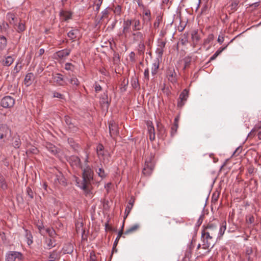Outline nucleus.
<instances>
[{"label":"nucleus","instance_id":"nucleus-32","mask_svg":"<svg viewBox=\"0 0 261 261\" xmlns=\"http://www.w3.org/2000/svg\"><path fill=\"white\" fill-rule=\"evenodd\" d=\"M7 45V40L4 36H0V51L4 50Z\"/></svg>","mask_w":261,"mask_h":261},{"label":"nucleus","instance_id":"nucleus-52","mask_svg":"<svg viewBox=\"0 0 261 261\" xmlns=\"http://www.w3.org/2000/svg\"><path fill=\"white\" fill-rule=\"evenodd\" d=\"M108 11L107 10V9H105L103 11H102L101 12V18H100V20H102V19L106 18V17H108Z\"/></svg>","mask_w":261,"mask_h":261},{"label":"nucleus","instance_id":"nucleus-39","mask_svg":"<svg viewBox=\"0 0 261 261\" xmlns=\"http://www.w3.org/2000/svg\"><path fill=\"white\" fill-rule=\"evenodd\" d=\"M128 83V80H127L126 81L125 79H124L122 81V83L121 84V87H120V90L121 92H124L126 91L127 89V86Z\"/></svg>","mask_w":261,"mask_h":261},{"label":"nucleus","instance_id":"nucleus-22","mask_svg":"<svg viewBox=\"0 0 261 261\" xmlns=\"http://www.w3.org/2000/svg\"><path fill=\"white\" fill-rule=\"evenodd\" d=\"M139 228L140 225L139 224H135L130 226L124 232V235H128L129 234L133 233L137 231Z\"/></svg>","mask_w":261,"mask_h":261},{"label":"nucleus","instance_id":"nucleus-61","mask_svg":"<svg viewBox=\"0 0 261 261\" xmlns=\"http://www.w3.org/2000/svg\"><path fill=\"white\" fill-rule=\"evenodd\" d=\"M256 132H257V130L254 128H253L251 130V131L250 132V133L248 134V137H254L255 136Z\"/></svg>","mask_w":261,"mask_h":261},{"label":"nucleus","instance_id":"nucleus-54","mask_svg":"<svg viewBox=\"0 0 261 261\" xmlns=\"http://www.w3.org/2000/svg\"><path fill=\"white\" fill-rule=\"evenodd\" d=\"M254 221V217L252 216H250L248 218H246V222L248 224H252Z\"/></svg>","mask_w":261,"mask_h":261},{"label":"nucleus","instance_id":"nucleus-15","mask_svg":"<svg viewBox=\"0 0 261 261\" xmlns=\"http://www.w3.org/2000/svg\"><path fill=\"white\" fill-rule=\"evenodd\" d=\"M132 25L133 31H140L143 28V24H142L140 20L137 18L132 20Z\"/></svg>","mask_w":261,"mask_h":261},{"label":"nucleus","instance_id":"nucleus-49","mask_svg":"<svg viewBox=\"0 0 261 261\" xmlns=\"http://www.w3.org/2000/svg\"><path fill=\"white\" fill-rule=\"evenodd\" d=\"M74 66L70 63H66L65 64V69L67 70H73Z\"/></svg>","mask_w":261,"mask_h":261},{"label":"nucleus","instance_id":"nucleus-19","mask_svg":"<svg viewBox=\"0 0 261 261\" xmlns=\"http://www.w3.org/2000/svg\"><path fill=\"white\" fill-rule=\"evenodd\" d=\"M54 81L59 85V86H64L67 85L66 82L64 80L63 76L61 74L57 73L54 76Z\"/></svg>","mask_w":261,"mask_h":261},{"label":"nucleus","instance_id":"nucleus-42","mask_svg":"<svg viewBox=\"0 0 261 261\" xmlns=\"http://www.w3.org/2000/svg\"><path fill=\"white\" fill-rule=\"evenodd\" d=\"M239 3V0H233L231 5H230L231 10L232 11H235L237 10L238 8V4Z\"/></svg>","mask_w":261,"mask_h":261},{"label":"nucleus","instance_id":"nucleus-23","mask_svg":"<svg viewBox=\"0 0 261 261\" xmlns=\"http://www.w3.org/2000/svg\"><path fill=\"white\" fill-rule=\"evenodd\" d=\"M7 19L9 21L10 24L13 26H16L17 19L15 15L11 13H8L6 16Z\"/></svg>","mask_w":261,"mask_h":261},{"label":"nucleus","instance_id":"nucleus-7","mask_svg":"<svg viewBox=\"0 0 261 261\" xmlns=\"http://www.w3.org/2000/svg\"><path fill=\"white\" fill-rule=\"evenodd\" d=\"M189 96V91L185 89L180 94L177 102V107L181 108L185 104Z\"/></svg>","mask_w":261,"mask_h":261},{"label":"nucleus","instance_id":"nucleus-58","mask_svg":"<svg viewBox=\"0 0 261 261\" xmlns=\"http://www.w3.org/2000/svg\"><path fill=\"white\" fill-rule=\"evenodd\" d=\"M94 89L96 92H99L101 90V87L97 83H95L94 84Z\"/></svg>","mask_w":261,"mask_h":261},{"label":"nucleus","instance_id":"nucleus-62","mask_svg":"<svg viewBox=\"0 0 261 261\" xmlns=\"http://www.w3.org/2000/svg\"><path fill=\"white\" fill-rule=\"evenodd\" d=\"M156 52L159 56L162 57L164 53V48L158 47L156 49Z\"/></svg>","mask_w":261,"mask_h":261},{"label":"nucleus","instance_id":"nucleus-8","mask_svg":"<svg viewBox=\"0 0 261 261\" xmlns=\"http://www.w3.org/2000/svg\"><path fill=\"white\" fill-rule=\"evenodd\" d=\"M217 231V225L213 223H209L202 230V232L207 233L212 236H215Z\"/></svg>","mask_w":261,"mask_h":261},{"label":"nucleus","instance_id":"nucleus-35","mask_svg":"<svg viewBox=\"0 0 261 261\" xmlns=\"http://www.w3.org/2000/svg\"><path fill=\"white\" fill-rule=\"evenodd\" d=\"M65 253L70 254L73 251V246L71 244H67L63 247Z\"/></svg>","mask_w":261,"mask_h":261},{"label":"nucleus","instance_id":"nucleus-36","mask_svg":"<svg viewBox=\"0 0 261 261\" xmlns=\"http://www.w3.org/2000/svg\"><path fill=\"white\" fill-rule=\"evenodd\" d=\"M69 83L73 86L76 88L80 85V82L75 76H73L69 80Z\"/></svg>","mask_w":261,"mask_h":261},{"label":"nucleus","instance_id":"nucleus-21","mask_svg":"<svg viewBox=\"0 0 261 261\" xmlns=\"http://www.w3.org/2000/svg\"><path fill=\"white\" fill-rule=\"evenodd\" d=\"M71 52V49L68 48H66L64 49H62L59 51H58L56 53V56L58 57L60 59H62L64 57L68 56Z\"/></svg>","mask_w":261,"mask_h":261},{"label":"nucleus","instance_id":"nucleus-14","mask_svg":"<svg viewBox=\"0 0 261 261\" xmlns=\"http://www.w3.org/2000/svg\"><path fill=\"white\" fill-rule=\"evenodd\" d=\"M69 162L72 167L82 168L81 160L79 157L76 156H71L69 159Z\"/></svg>","mask_w":261,"mask_h":261},{"label":"nucleus","instance_id":"nucleus-5","mask_svg":"<svg viewBox=\"0 0 261 261\" xmlns=\"http://www.w3.org/2000/svg\"><path fill=\"white\" fill-rule=\"evenodd\" d=\"M214 236L201 232V239L202 240V248L208 249L213 243V239Z\"/></svg>","mask_w":261,"mask_h":261},{"label":"nucleus","instance_id":"nucleus-4","mask_svg":"<svg viewBox=\"0 0 261 261\" xmlns=\"http://www.w3.org/2000/svg\"><path fill=\"white\" fill-rule=\"evenodd\" d=\"M23 261V254L18 251H9L6 254L5 261Z\"/></svg>","mask_w":261,"mask_h":261},{"label":"nucleus","instance_id":"nucleus-63","mask_svg":"<svg viewBox=\"0 0 261 261\" xmlns=\"http://www.w3.org/2000/svg\"><path fill=\"white\" fill-rule=\"evenodd\" d=\"M179 120V116L176 117L174 120V123L173 125L174 126H178Z\"/></svg>","mask_w":261,"mask_h":261},{"label":"nucleus","instance_id":"nucleus-12","mask_svg":"<svg viewBox=\"0 0 261 261\" xmlns=\"http://www.w3.org/2000/svg\"><path fill=\"white\" fill-rule=\"evenodd\" d=\"M10 142H11V144L12 146L16 149L19 148L21 144V141L20 139V137L17 134H15L13 136L12 135L11 140Z\"/></svg>","mask_w":261,"mask_h":261},{"label":"nucleus","instance_id":"nucleus-48","mask_svg":"<svg viewBox=\"0 0 261 261\" xmlns=\"http://www.w3.org/2000/svg\"><path fill=\"white\" fill-rule=\"evenodd\" d=\"M114 12L115 14L120 15L121 12V6L118 5L114 8Z\"/></svg>","mask_w":261,"mask_h":261},{"label":"nucleus","instance_id":"nucleus-29","mask_svg":"<svg viewBox=\"0 0 261 261\" xmlns=\"http://www.w3.org/2000/svg\"><path fill=\"white\" fill-rule=\"evenodd\" d=\"M133 36H134V39L140 42H144V36L142 32H137L136 33H134L133 34Z\"/></svg>","mask_w":261,"mask_h":261},{"label":"nucleus","instance_id":"nucleus-3","mask_svg":"<svg viewBox=\"0 0 261 261\" xmlns=\"http://www.w3.org/2000/svg\"><path fill=\"white\" fill-rule=\"evenodd\" d=\"M154 165V156L152 154H150L145 160L142 170L143 174L146 176L150 175L153 170Z\"/></svg>","mask_w":261,"mask_h":261},{"label":"nucleus","instance_id":"nucleus-28","mask_svg":"<svg viewBox=\"0 0 261 261\" xmlns=\"http://www.w3.org/2000/svg\"><path fill=\"white\" fill-rule=\"evenodd\" d=\"M60 257V253L57 250H54L51 252L48 256L49 261H55Z\"/></svg>","mask_w":261,"mask_h":261},{"label":"nucleus","instance_id":"nucleus-25","mask_svg":"<svg viewBox=\"0 0 261 261\" xmlns=\"http://www.w3.org/2000/svg\"><path fill=\"white\" fill-rule=\"evenodd\" d=\"M160 65L159 61L158 59L154 60L152 64L151 67V74L153 76H154L158 72L159 67Z\"/></svg>","mask_w":261,"mask_h":261},{"label":"nucleus","instance_id":"nucleus-47","mask_svg":"<svg viewBox=\"0 0 261 261\" xmlns=\"http://www.w3.org/2000/svg\"><path fill=\"white\" fill-rule=\"evenodd\" d=\"M184 61L185 63V68H186L190 65L191 62V58L190 57H187L185 58Z\"/></svg>","mask_w":261,"mask_h":261},{"label":"nucleus","instance_id":"nucleus-51","mask_svg":"<svg viewBox=\"0 0 261 261\" xmlns=\"http://www.w3.org/2000/svg\"><path fill=\"white\" fill-rule=\"evenodd\" d=\"M132 207H133L132 205H127V206L126 207V208H125V216L124 217V218L127 217V216L128 215Z\"/></svg>","mask_w":261,"mask_h":261},{"label":"nucleus","instance_id":"nucleus-34","mask_svg":"<svg viewBox=\"0 0 261 261\" xmlns=\"http://www.w3.org/2000/svg\"><path fill=\"white\" fill-rule=\"evenodd\" d=\"M97 155L99 158L102 157L104 155V147L101 144H99L96 148Z\"/></svg>","mask_w":261,"mask_h":261},{"label":"nucleus","instance_id":"nucleus-57","mask_svg":"<svg viewBox=\"0 0 261 261\" xmlns=\"http://www.w3.org/2000/svg\"><path fill=\"white\" fill-rule=\"evenodd\" d=\"M144 78L147 80V81H149V69L148 68L146 69L144 72Z\"/></svg>","mask_w":261,"mask_h":261},{"label":"nucleus","instance_id":"nucleus-43","mask_svg":"<svg viewBox=\"0 0 261 261\" xmlns=\"http://www.w3.org/2000/svg\"><path fill=\"white\" fill-rule=\"evenodd\" d=\"M157 129L159 134L163 137L165 133V129L161 124L158 123L157 124Z\"/></svg>","mask_w":261,"mask_h":261},{"label":"nucleus","instance_id":"nucleus-17","mask_svg":"<svg viewBox=\"0 0 261 261\" xmlns=\"http://www.w3.org/2000/svg\"><path fill=\"white\" fill-rule=\"evenodd\" d=\"M151 20V12L149 10H146L142 14V21L143 25L147 24Z\"/></svg>","mask_w":261,"mask_h":261},{"label":"nucleus","instance_id":"nucleus-37","mask_svg":"<svg viewBox=\"0 0 261 261\" xmlns=\"http://www.w3.org/2000/svg\"><path fill=\"white\" fill-rule=\"evenodd\" d=\"M25 236L27 240V243L28 244V245H30L33 243L32 235L31 233L30 232V231H28L27 229L25 230Z\"/></svg>","mask_w":261,"mask_h":261},{"label":"nucleus","instance_id":"nucleus-16","mask_svg":"<svg viewBox=\"0 0 261 261\" xmlns=\"http://www.w3.org/2000/svg\"><path fill=\"white\" fill-rule=\"evenodd\" d=\"M132 25V19L124 20L123 22V34H127L130 32Z\"/></svg>","mask_w":261,"mask_h":261},{"label":"nucleus","instance_id":"nucleus-24","mask_svg":"<svg viewBox=\"0 0 261 261\" xmlns=\"http://www.w3.org/2000/svg\"><path fill=\"white\" fill-rule=\"evenodd\" d=\"M226 229V222L225 221L223 222L220 226L219 232L218 234L217 238L218 239H220L223 235L224 234L225 230Z\"/></svg>","mask_w":261,"mask_h":261},{"label":"nucleus","instance_id":"nucleus-26","mask_svg":"<svg viewBox=\"0 0 261 261\" xmlns=\"http://www.w3.org/2000/svg\"><path fill=\"white\" fill-rule=\"evenodd\" d=\"M45 244L47 246V248L50 249L56 246V241L54 238H46Z\"/></svg>","mask_w":261,"mask_h":261},{"label":"nucleus","instance_id":"nucleus-18","mask_svg":"<svg viewBox=\"0 0 261 261\" xmlns=\"http://www.w3.org/2000/svg\"><path fill=\"white\" fill-rule=\"evenodd\" d=\"M109 132H110V135L111 137H112L113 135H116L118 132V127L117 125L115 124L114 121H111L109 122Z\"/></svg>","mask_w":261,"mask_h":261},{"label":"nucleus","instance_id":"nucleus-6","mask_svg":"<svg viewBox=\"0 0 261 261\" xmlns=\"http://www.w3.org/2000/svg\"><path fill=\"white\" fill-rule=\"evenodd\" d=\"M15 99L10 96L4 97L1 101V105L5 108H10L13 107Z\"/></svg>","mask_w":261,"mask_h":261},{"label":"nucleus","instance_id":"nucleus-11","mask_svg":"<svg viewBox=\"0 0 261 261\" xmlns=\"http://www.w3.org/2000/svg\"><path fill=\"white\" fill-rule=\"evenodd\" d=\"M67 36L72 42L76 39H79L81 37L80 30L78 29H72L70 30L68 33Z\"/></svg>","mask_w":261,"mask_h":261},{"label":"nucleus","instance_id":"nucleus-46","mask_svg":"<svg viewBox=\"0 0 261 261\" xmlns=\"http://www.w3.org/2000/svg\"><path fill=\"white\" fill-rule=\"evenodd\" d=\"M27 193L28 196L31 199H32L34 197V194L32 190L30 187H27Z\"/></svg>","mask_w":261,"mask_h":261},{"label":"nucleus","instance_id":"nucleus-45","mask_svg":"<svg viewBox=\"0 0 261 261\" xmlns=\"http://www.w3.org/2000/svg\"><path fill=\"white\" fill-rule=\"evenodd\" d=\"M131 84L132 87L135 89L137 88L139 86L138 81L136 79H133L131 81Z\"/></svg>","mask_w":261,"mask_h":261},{"label":"nucleus","instance_id":"nucleus-30","mask_svg":"<svg viewBox=\"0 0 261 261\" xmlns=\"http://www.w3.org/2000/svg\"><path fill=\"white\" fill-rule=\"evenodd\" d=\"M14 61V58L12 56H7L3 60L2 64L4 66H9L13 63Z\"/></svg>","mask_w":261,"mask_h":261},{"label":"nucleus","instance_id":"nucleus-64","mask_svg":"<svg viewBox=\"0 0 261 261\" xmlns=\"http://www.w3.org/2000/svg\"><path fill=\"white\" fill-rule=\"evenodd\" d=\"M254 128L257 131L258 129H261V121L256 123Z\"/></svg>","mask_w":261,"mask_h":261},{"label":"nucleus","instance_id":"nucleus-9","mask_svg":"<svg viewBox=\"0 0 261 261\" xmlns=\"http://www.w3.org/2000/svg\"><path fill=\"white\" fill-rule=\"evenodd\" d=\"M245 254L248 261H254L256 257V252H254L251 247H246Z\"/></svg>","mask_w":261,"mask_h":261},{"label":"nucleus","instance_id":"nucleus-33","mask_svg":"<svg viewBox=\"0 0 261 261\" xmlns=\"http://www.w3.org/2000/svg\"><path fill=\"white\" fill-rule=\"evenodd\" d=\"M0 188L3 190L8 189V185L6 181L5 177L0 173Z\"/></svg>","mask_w":261,"mask_h":261},{"label":"nucleus","instance_id":"nucleus-10","mask_svg":"<svg viewBox=\"0 0 261 261\" xmlns=\"http://www.w3.org/2000/svg\"><path fill=\"white\" fill-rule=\"evenodd\" d=\"M167 77L168 80L173 84L177 82L176 74L173 68H169L167 71Z\"/></svg>","mask_w":261,"mask_h":261},{"label":"nucleus","instance_id":"nucleus-55","mask_svg":"<svg viewBox=\"0 0 261 261\" xmlns=\"http://www.w3.org/2000/svg\"><path fill=\"white\" fill-rule=\"evenodd\" d=\"M46 231L48 233L50 237L51 238H53L55 234V232L53 229L50 228H47Z\"/></svg>","mask_w":261,"mask_h":261},{"label":"nucleus","instance_id":"nucleus-60","mask_svg":"<svg viewBox=\"0 0 261 261\" xmlns=\"http://www.w3.org/2000/svg\"><path fill=\"white\" fill-rule=\"evenodd\" d=\"M227 47V45L224 47H221L219 48L215 53L217 55H219L224 49Z\"/></svg>","mask_w":261,"mask_h":261},{"label":"nucleus","instance_id":"nucleus-1","mask_svg":"<svg viewBox=\"0 0 261 261\" xmlns=\"http://www.w3.org/2000/svg\"><path fill=\"white\" fill-rule=\"evenodd\" d=\"M83 180L79 187L82 189L86 196H90L92 194L91 191V181L93 180V172L89 165L82 167Z\"/></svg>","mask_w":261,"mask_h":261},{"label":"nucleus","instance_id":"nucleus-13","mask_svg":"<svg viewBox=\"0 0 261 261\" xmlns=\"http://www.w3.org/2000/svg\"><path fill=\"white\" fill-rule=\"evenodd\" d=\"M64 120L68 126L69 129L72 132H75L77 130V127L74 125V123L72 122V119L68 116L64 117Z\"/></svg>","mask_w":261,"mask_h":261},{"label":"nucleus","instance_id":"nucleus-56","mask_svg":"<svg viewBox=\"0 0 261 261\" xmlns=\"http://www.w3.org/2000/svg\"><path fill=\"white\" fill-rule=\"evenodd\" d=\"M148 131L150 133V134H153V138L154 139L155 138V133H154V128L153 126L149 125H148Z\"/></svg>","mask_w":261,"mask_h":261},{"label":"nucleus","instance_id":"nucleus-2","mask_svg":"<svg viewBox=\"0 0 261 261\" xmlns=\"http://www.w3.org/2000/svg\"><path fill=\"white\" fill-rule=\"evenodd\" d=\"M12 130L6 124H0V147L10 142L12 138Z\"/></svg>","mask_w":261,"mask_h":261},{"label":"nucleus","instance_id":"nucleus-50","mask_svg":"<svg viewBox=\"0 0 261 261\" xmlns=\"http://www.w3.org/2000/svg\"><path fill=\"white\" fill-rule=\"evenodd\" d=\"M178 127V126H174L173 125L172 126L171 128V132H170L171 136L173 137L175 135V134L177 132Z\"/></svg>","mask_w":261,"mask_h":261},{"label":"nucleus","instance_id":"nucleus-38","mask_svg":"<svg viewBox=\"0 0 261 261\" xmlns=\"http://www.w3.org/2000/svg\"><path fill=\"white\" fill-rule=\"evenodd\" d=\"M15 28L18 32H22L25 30V27L23 23L19 22L17 27Z\"/></svg>","mask_w":261,"mask_h":261},{"label":"nucleus","instance_id":"nucleus-53","mask_svg":"<svg viewBox=\"0 0 261 261\" xmlns=\"http://www.w3.org/2000/svg\"><path fill=\"white\" fill-rule=\"evenodd\" d=\"M54 97H57L60 99H63L64 98V95L60 93L57 92H54L53 94Z\"/></svg>","mask_w":261,"mask_h":261},{"label":"nucleus","instance_id":"nucleus-20","mask_svg":"<svg viewBox=\"0 0 261 261\" xmlns=\"http://www.w3.org/2000/svg\"><path fill=\"white\" fill-rule=\"evenodd\" d=\"M35 79L34 75L33 73L30 72L27 74L24 80V84L27 87L30 86Z\"/></svg>","mask_w":261,"mask_h":261},{"label":"nucleus","instance_id":"nucleus-27","mask_svg":"<svg viewBox=\"0 0 261 261\" xmlns=\"http://www.w3.org/2000/svg\"><path fill=\"white\" fill-rule=\"evenodd\" d=\"M60 15L64 20H68L71 18L72 14L69 11L61 10L60 12Z\"/></svg>","mask_w":261,"mask_h":261},{"label":"nucleus","instance_id":"nucleus-44","mask_svg":"<svg viewBox=\"0 0 261 261\" xmlns=\"http://www.w3.org/2000/svg\"><path fill=\"white\" fill-rule=\"evenodd\" d=\"M103 0H96L94 4L96 6L95 11L98 13L99 11L100 7L102 3Z\"/></svg>","mask_w":261,"mask_h":261},{"label":"nucleus","instance_id":"nucleus-41","mask_svg":"<svg viewBox=\"0 0 261 261\" xmlns=\"http://www.w3.org/2000/svg\"><path fill=\"white\" fill-rule=\"evenodd\" d=\"M162 21V17L160 16H158L156 18V19L153 23V27L155 29L158 28L159 27V25L161 23V22Z\"/></svg>","mask_w":261,"mask_h":261},{"label":"nucleus","instance_id":"nucleus-40","mask_svg":"<svg viewBox=\"0 0 261 261\" xmlns=\"http://www.w3.org/2000/svg\"><path fill=\"white\" fill-rule=\"evenodd\" d=\"M96 172L98 176L103 178L106 177L107 174H106L104 169L102 168H99L98 170H96Z\"/></svg>","mask_w":261,"mask_h":261},{"label":"nucleus","instance_id":"nucleus-59","mask_svg":"<svg viewBox=\"0 0 261 261\" xmlns=\"http://www.w3.org/2000/svg\"><path fill=\"white\" fill-rule=\"evenodd\" d=\"M227 47V45L224 47H221L219 48L215 53L217 55H219L224 49Z\"/></svg>","mask_w":261,"mask_h":261},{"label":"nucleus","instance_id":"nucleus-31","mask_svg":"<svg viewBox=\"0 0 261 261\" xmlns=\"http://www.w3.org/2000/svg\"><path fill=\"white\" fill-rule=\"evenodd\" d=\"M46 148L53 155H56L58 153L57 148L51 143L47 144Z\"/></svg>","mask_w":261,"mask_h":261}]
</instances>
